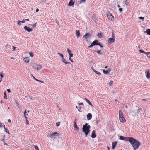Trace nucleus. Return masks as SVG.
I'll use <instances>...</instances> for the list:
<instances>
[{"mask_svg":"<svg viewBox=\"0 0 150 150\" xmlns=\"http://www.w3.org/2000/svg\"><path fill=\"white\" fill-rule=\"evenodd\" d=\"M73 54L72 53H71L69 55V57L71 58V57H73Z\"/></svg>","mask_w":150,"mask_h":150,"instance_id":"09e8293b","label":"nucleus"},{"mask_svg":"<svg viewBox=\"0 0 150 150\" xmlns=\"http://www.w3.org/2000/svg\"><path fill=\"white\" fill-rule=\"evenodd\" d=\"M23 60L26 63H28L29 62V58L28 57H25L24 59Z\"/></svg>","mask_w":150,"mask_h":150,"instance_id":"f3484780","label":"nucleus"},{"mask_svg":"<svg viewBox=\"0 0 150 150\" xmlns=\"http://www.w3.org/2000/svg\"><path fill=\"white\" fill-rule=\"evenodd\" d=\"M25 19H23V21H21L22 23H24L25 22Z\"/></svg>","mask_w":150,"mask_h":150,"instance_id":"5fc2aeb1","label":"nucleus"},{"mask_svg":"<svg viewBox=\"0 0 150 150\" xmlns=\"http://www.w3.org/2000/svg\"><path fill=\"white\" fill-rule=\"evenodd\" d=\"M4 98L5 99H7V96L6 94V92H4Z\"/></svg>","mask_w":150,"mask_h":150,"instance_id":"cd10ccee","label":"nucleus"},{"mask_svg":"<svg viewBox=\"0 0 150 150\" xmlns=\"http://www.w3.org/2000/svg\"><path fill=\"white\" fill-rule=\"evenodd\" d=\"M86 0H80L79 2V3L80 4H81L82 3L84 2H85Z\"/></svg>","mask_w":150,"mask_h":150,"instance_id":"bb28decb","label":"nucleus"},{"mask_svg":"<svg viewBox=\"0 0 150 150\" xmlns=\"http://www.w3.org/2000/svg\"><path fill=\"white\" fill-rule=\"evenodd\" d=\"M145 54L146 55H148L150 54V52H145Z\"/></svg>","mask_w":150,"mask_h":150,"instance_id":"37998d69","label":"nucleus"},{"mask_svg":"<svg viewBox=\"0 0 150 150\" xmlns=\"http://www.w3.org/2000/svg\"><path fill=\"white\" fill-rule=\"evenodd\" d=\"M8 122H9V123H10L11 122V120L10 119H9L8 120Z\"/></svg>","mask_w":150,"mask_h":150,"instance_id":"052dcab7","label":"nucleus"},{"mask_svg":"<svg viewBox=\"0 0 150 150\" xmlns=\"http://www.w3.org/2000/svg\"><path fill=\"white\" fill-rule=\"evenodd\" d=\"M24 29L28 32H30L32 30V29L26 26H25L24 27Z\"/></svg>","mask_w":150,"mask_h":150,"instance_id":"6e6552de","label":"nucleus"},{"mask_svg":"<svg viewBox=\"0 0 150 150\" xmlns=\"http://www.w3.org/2000/svg\"><path fill=\"white\" fill-rule=\"evenodd\" d=\"M58 54L60 55L62 58H63L64 57L63 55L61 53H58Z\"/></svg>","mask_w":150,"mask_h":150,"instance_id":"72a5a7b5","label":"nucleus"},{"mask_svg":"<svg viewBox=\"0 0 150 150\" xmlns=\"http://www.w3.org/2000/svg\"><path fill=\"white\" fill-rule=\"evenodd\" d=\"M117 144V142L116 141H115L112 142V149H114L116 146Z\"/></svg>","mask_w":150,"mask_h":150,"instance_id":"f8f14e48","label":"nucleus"},{"mask_svg":"<svg viewBox=\"0 0 150 150\" xmlns=\"http://www.w3.org/2000/svg\"><path fill=\"white\" fill-rule=\"evenodd\" d=\"M32 76L34 79H35V80L37 81L38 79H36L33 76Z\"/></svg>","mask_w":150,"mask_h":150,"instance_id":"e2e57ef3","label":"nucleus"},{"mask_svg":"<svg viewBox=\"0 0 150 150\" xmlns=\"http://www.w3.org/2000/svg\"><path fill=\"white\" fill-rule=\"evenodd\" d=\"M25 21H29V19H25Z\"/></svg>","mask_w":150,"mask_h":150,"instance_id":"774afa93","label":"nucleus"},{"mask_svg":"<svg viewBox=\"0 0 150 150\" xmlns=\"http://www.w3.org/2000/svg\"><path fill=\"white\" fill-rule=\"evenodd\" d=\"M127 137H125L123 136H120L119 137V139L122 140H125L127 139Z\"/></svg>","mask_w":150,"mask_h":150,"instance_id":"dca6fc26","label":"nucleus"},{"mask_svg":"<svg viewBox=\"0 0 150 150\" xmlns=\"http://www.w3.org/2000/svg\"><path fill=\"white\" fill-rule=\"evenodd\" d=\"M33 67L35 69L37 70L38 71L40 70L42 68V67L41 65L36 64H33Z\"/></svg>","mask_w":150,"mask_h":150,"instance_id":"39448f33","label":"nucleus"},{"mask_svg":"<svg viewBox=\"0 0 150 150\" xmlns=\"http://www.w3.org/2000/svg\"><path fill=\"white\" fill-rule=\"evenodd\" d=\"M112 38H114L115 39V36L113 33H112Z\"/></svg>","mask_w":150,"mask_h":150,"instance_id":"a19ab883","label":"nucleus"},{"mask_svg":"<svg viewBox=\"0 0 150 150\" xmlns=\"http://www.w3.org/2000/svg\"><path fill=\"white\" fill-rule=\"evenodd\" d=\"M62 61L64 63V62H65L66 61L64 57L63 58H62Z\"/></svg>","mask_w":150,"mask_h":150,"instance_id":"ea45409f","label":"nucleus"},{"mask_svg":"<svg viewBox=\"0 0 150 150\" xmlns=\"http://www.w3.org/2000/svg\"><path fill=\"white\" fill-rule=\"evenodd\" d=\"M107 17L108 19L112 21H113L114 20V17L113 16L111 13H110L107 14Z\"/></svg>","mask_w":150,"mask_h":150,"instance_id":"423d86ee","label":"nucleus"},{"mask_svg":"<svg viewBox=\"0 0 150 150\" xmlns=\"http://www.w3.org/2000/svg\"><path fill=\"white\" fill-rule=\"evenodd\" d=\"M67 51L68 52V53L69 55L72 53L71 51V50H69V49L67 48Z\"/></svg>","mask_w":150,"mask_h":150,"instance_id":"393cba45","label":"nucleus"},{"mask_svg":"<svg viewBox=\"0 0 150 150\" xmlns=\"http://www.w3.org/2000/svg\"><path fill=\"white\" fill-rule=\"evenodd\" d=\"M84 100L88 103V104L90 105L91 107H93V106L92 104L90 102V101L86 99V98H85L84 99Z\"/></svg>","mask_w":150,"mask_h":150,"instance_id":"2eb2a0df","label":"nucleus"},{"mask_svg":"<svg viewBox=\"0 0 150 150\" xmlns=\"http://www.w3.org/2000/svg\"><path fill=\"white\" fill-rule=\"evenodd\" d=\"M94 72L99 76L101 75V74L100 73L98 72L96 70H94Z\"/></svg>","mask_w":150,"mask_h":150,"instance_id":"b1692460","label":"nucleus"},{"mask_svg":"<svg viewBox=\"0 0 150 150\" xmlns=\"http://www.w3.org/2000/svg\"><path fill=\"white\" fill-rule=\"evenodd\" d=\"M98 40H96L93 42L92 43V44H93V45L94 46L95 45H97L98 44Z\"/></svg>","mask_w":150,"mask_h":150,"instance_id":"6ab92c4d","label":"nucleus"},{"mask_svg":"<svg viewBox=\"0 0 150 150\" xmlns=\"http://www.w3.org/2000/svg\"><path fill=\"white\" fill-rule=\"evenodd\" d=\"M4 129L5 132L8 133L9 134H10L9 131H8L7 129L5 127H4Z\"/></svg>","mask_w":150,"mask_h":150,"instance_id":"7c9ffc66","label":"nucleus"},{"mask_svg":"<svg viewBox=\"0 0 150 150\" xmlns=\"http://www.w3.org/2000/svg\"><path fill=\"white\" fill-rule=\"evenodd\" d=\"M83 38L87 42H88L91 38V35L89 33H86L83 36Z\"/></svg>","mask_w":150,"mask_h":150,"instance_id":"20e7f679","label":"nucleus"},{"mask_svg":"<svg viewBox=\"0 0 150 150\" xmlns=\"http://www.w3.org/2000/svg\"><path fill=\"white\" fill-rule=\"evenodd\" d=\"M96 137V135L95 134V130H93L92 132L91 137L93 138H95Z\"/></svg>","mask_w":150,"mask_h":150,"instance_id":"ddd939ff","label":"nucleus"},{"mask_svg":"<svg viewBox=\"0 0 150 150\" xmlns=\"http://www.w3.org/2000/svg\"><path fill=\"white\" fill-rule=\"evenodd\" d=\"M7 91L8 92V93H10L11 92V90L10 89H7Z\"/></svg>","mask_w":150,"mask_h":150,"instance_id":"13d9d810","label":"nucleus"},{"mask_svg":"<svg viewBox=\"0 0 150 150\" xmlns=\"http://www.w3.org/2000/svg\"><path fill=\"white\" fill-rule=\"evenodd\" d=\"M111 69H109L108 70H103V73L106 75H108Z\"/></svg>","mask_w":150,"mask_h":150,"instance_id":"9d476101","label":"nucleus"},{"mask_svg":"<svg viewBox=\"0 0 150 150\" xmlns=\"http://www.w3.org/2000/svg\"><path fill=\"white\" fill-rule=\"evenodd\" d=\"M36 150H39L38 147V146H34Z\"/></svg>","mask_w":150,"mask_h":150,"instance_id":"c9c22d12","label":"nucleus"},{"mask_svg":"<svg viewBox=\"0 0 150 150\" xmlns=\"http://www.w3.org/2000/svg\"><path fill=\"white\" fill-rule=\"evenodd\" d=\"M59 135V134L58 133L55 132L54 133H52L50 134V137L51 138H54V137L55 136H58Z\"/></svg>","mask_w":150,"mask_h":150,"instance_id":"0eeeda50","label":"nucleus"},{"mask_svg":"<svg viewBox=\"0 0 150 150\" xmlns=\"http://www.w3.org/2000/svg\"><path fill=\"white\" fill-rule=\"evenodd\" d=\"M102 34L100 33H98L97 35V36L99 37V38H101L102 37Z\"/></svg>","mask_w":150,"mask_h":150,"instance_id":"5701e85b","label":"nucleus"},{"mask_svg":"<svg viewBox=\"0 0 150 150\" xmlns=\"http://www.w3.org/2000/svg\"><path fill=\"white\" fill-rule=\"evenodd\" d=\"M139 51V52L141 53H144V54H145V52H144V51H143V50H140Z\"/></svg>","mask_w":150,"mask_h":150,"instance_id":"f704fd0d","label":"nucleus"},{"mask_svg":"<svg viewBox=\"0 0 150 150\" xmlns=\"http://www.w3.org/2000/svg\"><path fill=\"white\" fill-rule=\"evenodd\" d=\"M93 44H92L91 43V45L90 46H89L88 47L89 48H91V47H92L93 46Z\"/></svg>","mask_w":150,"mask_h":150,"instance_id":"de8ad7c7","label":"nucleus"},{"mask_svg":"<svg viewBox=\"0 0 150 150\" xmlns=\"http://www.w3.org/2000/svg\"><path fill=\"white\" fill-rule=\"evenodd\" d=\"M12 48H13V51H14V50H15V48H16V47H14V46H13L12 47Z\"/></svg>","mask_w":150,"mask_h":150,"instance_id":"bf43d9fd","label":"nucleus"},{"mask_svg":"<svg viewBox=\"0 0 150 150\" xmlns=\"http://www.w3.org/2000/svg\"><path fill=\"white\" fill-rule=\"evenodd\" d=\"M115 41V39L112 38H109L108 39V43L110 44H112Z\"/></svg>","mask_w":150,"mask_h":150,"instance_id":"1a4fd4ad","label":"nucleus"},{"mask_svg":"<svg viewBox=\"0 0 150 150\" xmlns=\"http://www.w3.org/2000/svg\"><path fill=\"white\" fill-rule=\"evenodd\" d=\"M21 23H22L21 22V21L20 20L18 21L17 22V24L18 25H21Z\"/></svg>","mask_w":150,"mask_h":150,"instance_id":"a878e982","label":"nucleus"},{"mask_svg":"<svg viewBox=\"0 0 150 150\" xmlns=\"http://www.w3.org/2000/svg\"><path fill=\"white\" fill-rule=\"evenodd\" d=\"M65 64H71L69 62H67L66 61L64 62Z\"/></svg>","mask_w":150,"mask_h":150,"instance_id":"79ce46f5","label":"nucleus"},{"mask_svg":"<svg viewBox=\"0 0 150 150\" xmlns=\"http://www.w3.org/2000/svg\"><path fill=\"white\" fill-rule=\"evenodd\" d=\"M88 123H86L83 125L82 128V130L85 133L86 136H87L90 132L91 126L89 125H88Z\"/></svg>","mask_w":150,"mask_h":150,"instance_id":"f03ea898","label":"nucleus"},{"mask_svg":"<svg viewBox=\"0 0 150 150\" xmlns=\"http://www.w3.org/2000/svg\"><path fill=\"white\" fill-rule=\"evenodd\" d=\"M108 150H110V148L108 146H107V147Z\"/></svg>","mask_w":150,"mask_h":150,"instance_id":"338daca9","label":"nucleus"},{"mask_svg":"<svg viewBox=\"0 0 150 150\" xmlns=\"http://www.w3.org/2000/svg\"><path fill=\"white\" fill-rule=\"evenodd\" d=\"M69 59L71 62H73V60H72V59H71V58H70V57L69 58Z\"/></svg>","mask_w":150,"mask_h":150,"instance_id":"69168bd1","label":"nucleus"},{"mask_svg":"<svg viewBox=\"0 0 150 150\" xmlns=\"http://www.w3.org/2000/svg\"><path fill=\"white\" fill-rule=\"evenodd\" d=\"M113 81H112L111 80L110 81L109 83L108 84L110 86H111L112 84L113 83Z\"/></svg>","mask_w":150,"mask_h":150,"instance_id":"2f4dec72","label":"nucleus"},{"mask_svg":"<svg viewBox=\"0 0 150 150\" xmlns=\"http://www.w3.org/2000/svg\"><path fill=\"white\" fill-rule=\"evenodd\" d=\"M92 117V115L91 113H89L87 114V118L88 120H91Z\"/></svg>","mask_w":150,"mask_h":150,"instance_id":"4468645a","label":"nucleus"},{"mask_svg":"<svg viewBox=\"0 0 150 150\" xmlns=\"http://www.w3.org/2000/svg\"><path fill=\"white\" fill-rule=\"evenodd\" d=\"M99 122V120H97L96 121V124H98Z\"/></svg>","mask_w":150,"mask_h":150,"instance_id":"8fccbe9b","label":"nucleus"},{"mask_svg":"<svg viewBox=\"0 0 150 150\" xmlns=\"http://www.w3.org/2000/svg\"><path fill=\"white\" fill-rule=\"evenodd\" d=\"M26 113H27V112H26V110H25V111H24V116H25V115H27V114H26Z\"/></svg>","mask_w":150,"mask_h":150,"instance_id":"3c124183","label":"nucleus"},{"mask_svg":"<svg viewBox=\"0 0 150 150\" xmlns=\"http://www.w3.org/2000/svg\"><path fill=\"white\" fill-rule=\"evenodd\" d=\"M0 76H1V79L3 77V75L2 74H0Z\"/></svg>","mask_w":150,"mask_h":150,"instance_id":"864d4df0","label":"nucleus"},{"mask_svg":"<svg viewBox=\"0 0 150 150\" xmlns=\"http://www.w3.org/2000/svg\"><path fill=\"white\" fill-rule=\"evenodd\" d=\"M92 17H93V18H96V16L95 15H93Z\"/></svg>","mask_w":150,"mask_h":150,"instance_id":"680f3d73","label":"nucleus"},{"mask_svg":"<svg viewBox=\"0 0 150 150\" xmlns=\"http://www.w3.org/2000/svg\"><path fill=\"white\" fill-rule=\"evenodd\" d=\"M80 33L79 30H76V35L77 38L79 37L80 35Z\"/></svg>","mask_w":150,"mask_h":150,"instance_id":"aec40b11","label":"nucleus"},{"mask_svg":"<svg viewBox=\"0 0 150 150\" xmlns=\"http://www.w3.org/2000/svg\"><path fill=\"white\" fill-rule=\"evenodd\" d=\"M119 10L120 12H121L122 11V8H120L119 9Z\"/></svg>","mask_w":150,"mask_h":150,"instance_id":"c03bdc74","label":"nucleus"},{"mask_svg":"<svg viewBox=\"0 0 150 150\" xmlns=\"http://www.w3.org/2000/svg\"><path fill=\"white\" fill-rule=\"evenodd\" d=\"M122 112L121 110L119 111V119L120 121L121 122H126V120L123 116Z\"/></svg>","mask_w":150,"mask_h":150,"instance_id":"7ed1b4c3","label":"nucleus"},{"mask_svg":"<svg viewBox=\"0 0 150 150\" xmlns=\"http://www.w3.org/2000/svg\"><path fill=\"white\" fill-rule=\"evenodd\" d=\"M126 141H128L130 143L134 150L137 149L140 145V143L138 141L132 137H127Z\"/></svg>","mask_w":150,"mask_h":150,"instance_id":"f257e3e1","label":"nucleus"},{"mask_svg":"<svg viewBox=\"0 0 150 150\" xmlns=\"http://www.w3.org/2000/svg\"><path fill=\"white\" fill-rule=\"evenodd\" d=\"M60 124V122H57L56 123V125L57 126H59V125Z\"/></svg>","mask_w":150,"mask_h":150,"instance_id":"e433bc0d","label":"nucleus"},{"mask_svg":"<svg viewBox=\"0 0 150 150\" xmlns=\"http://www.w3.org/2000/svg\"><path fill=\"white\" fill-rule=\"evenodd\" d=\"M37 81H38L41 82L42 83H43V81H40V80H38Z\"/></svg>","mask_w":150,"mask_h":150,"instance_id":"6e6d98bb","label":"nucleus"},{"mask_svg":"<svg viewBox=\"0 0 150 150\" xmlns=\"http://www.w3.org/2000/svg\"><path fill=\"white\" fill-rule=\"evenodd\" d=\"M83 105V103H78V105Z\"/></svg>","mask_w":150,"mask_h":150,"instance_id":"49530a36","label":"nucleus"},{"mask_svg":"<svg viewBox=\"0 0 150 150\" xmlns=\"http://www.w3.org/2000/svg\"><path fill=\"white\" fill-rule=\"evenodd\" d=\"M39 11V9H38V8H37V9H36V12H38Z\"/></svg>","mask_w":150,"mask_h":150,"instance_id":"0e129e2a","label":"nucleus"},{"mask_svg":"<svg viewBox=\"0 0 150 150\" xmlns=\"http://www.w3.org/2000/svg\"><path fill=\"white\" fill-rule=\"evenodd\" d=\"M3 125V124L1 122H0V127H1Z\"/></svg>","mask_w":150,"mask_h":150,"instance_id":"603ef678","label":"nucleus"},{"mask_svg":"<svg viewBox=\"0 0 150 150\" xmlns=\"http://www.w3.org/2000/svg\"><path fill=\"white\" fill-rule=\"evenodd\" d=\"M98 54H102V53L99 50L96 51Z\"/></svg>","mask_w":150,"mask_h":150,"instance_id":"c756f323","label":"nucleus"},{"mask_svg":"<svg viewBox=\"0 0 150 150\" xmlns=\"http://www.w3.org/2000/svg\"><path fill=\"white\" fill-rule=\"evenodd\" d=\"M144 32H146L148 35H150V29H147Z\"/></svg>","mask_w":150,"mask_h":150,"instance_id":"4be33fe9","label":"nucleus"},{"mask_svg":"<svg viewBox=\"0 0 150 150\" xmlns=\"http://www.w3.org/2000/svg\"><path fill=\"white\" fill-rule=\"evenodd\" d=\"M26 123L27 125L29 124V122L28 120L26 121Z\"/></svg>","mask_w":150,"mask_h":150,"instance_id":"4d7b16f0","label":"nucleus"},{"mask_svg":"<svg viewBox=\"0 0 150 150\" xmlns=\"http://www.w3.org/2000/svg\"><path fill=\"white\" fill-rule=\"evenodd\" d=\"M139 18L140 19L144 20V18L142 17H139Z\"/></svg>","mask_w":150,"mask_h":150,"instance_id":"a18cd8bd","label":"nucleus"},{"mask_svg":"<svg viewBox=\"0 0 150 150\" xmlns=\"http://www.w3.org/2000/svg\"><path fill=\"white\" fill-rule=\"evenodd\" d=\"M124 1L125 2V4L126 5H128L129 4V3L127 2V0H124Z\"/></svg>","mask_w":150,"mask_h":150,"instance_id":"473e14b6","label":"nucleus"},{"mask_svg":"<svg viewBox=\"0 0 150 150\" xmlns=\"http://www.w3.org/2000/svg\"><path fill=\"white\" fill-rule=\"evenodd\" d=\"M76 120V119L75 120L74 123V127L75 130H79V128L77 125L76 123L75 122Z\"/></svg>","mask_w":150,"mask_h":150,"instance_id":"9b49d317","label":"nucleus"},{"mask_svg":"<svg viewBox=\"0 0 150 150\" xmlns=\"http://www.w3.org/2000/svg\"><path fill=\"white\" fill-rule=\"evenodd\" d=\"M29 54H30V56H31V57H33V54L32 52H30L29 53Z\"/></svg>","mask_w":150,"mask_h":150,"instance_id":"58836bf2","label":"nucleus"},{"mask_svg":"<svg viewBox=\"0 0 150 150\" xmlns=\"http://www.w3.org/2000/svg\"><path fill=\"white\" fill-rule=\"evenodd\" d=\"M146 77L147 78L149 79L150 78L149 75H150V73L148 71H147L146 72Z\"/></svg>","mask_w":150,"mask_h":150,"instance_id":"412c9836","label":"nucleus"},{"mask_svg":"<svg viewBox=\"0 0 150 150\" xmlns=\"http://www.w3.org/2000/svg\"><path fill=\"white\" fill-rule=\"evenodd\" d=\"M74 1L73 2V0H70L68 3V5L70 6H72L74 5Z\"/></svg>","mask_w":150,"mask_h":150,"instance_id":"a211bd4d","label":"nucleus"},{"mask_svg":"<svg viewBox=\"0 0 150 150\" xmlns=\"http://www.w3.org/2000/svg\"><path fill=\"white\" fill-rule=\"evenodd\" d=\"M37 23L36 22L33 25V28H34L36 27V24H37Z\"/></svg>","mask_w":150,"mask_h":150,"instance_id":"4c0bfd02","label":"nucleus"},{"mask_svg":"<svg viewBox=\"0 0 150 150\" xmlns=\"http://www.w3.org/2000/svg\"><path fill=\"white\" fill-rule=\"evenodd\" d=\"M97 45L99 46L100 47L103 48V46L101 45V43L100 42H98V44Z\"/></svg>","mask_w":150,"mask_h":150,"instance_id":"c85d7f7f","label":"nucleus"}]
</instances>
